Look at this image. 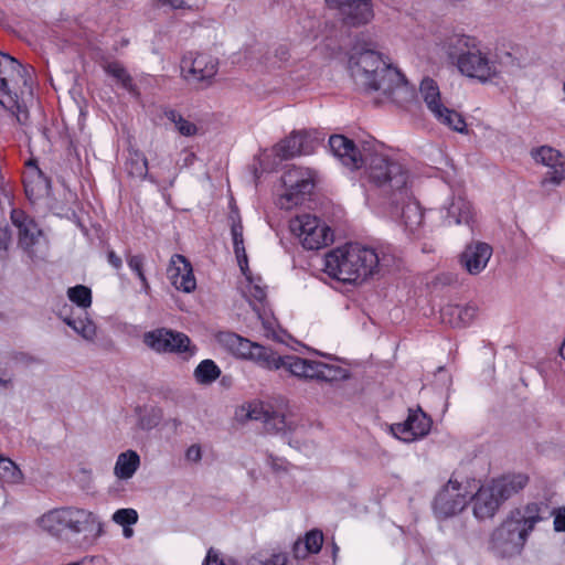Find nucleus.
I'll use <instances>...</instances> for the list:
<instances>
[{"instance_id": "1", "label": "nucleus", "mask_w": 565, "mask_h": 565, "mask_svg": "<svg viewBox=\"0 0 565 565\" xmlns=\"http://www.w3.org/2000/svg\"><path fill=\"white\" fill-rule=\"evenodd\" d=\"M216 341L236 359L250 361L268 371L282 369L290 376L300 381L332 384L350 377V371L337 363L306 359L295 354L278 355L270 348L230 331L218 332Z\"/></svg>"}, {"instance_id": "2", "label": "nucleus", "mask_w": 565, "mask_h": 565, "mask_svg": "<svg viewBox=\"0 0 565 565\" xmlns=\"http://www.w3.org/2000/svg\"><path fill=\"white\" fill-rule=\"evenodd\" d=\"M339 162L350 170L360 169L367 159V179L382 196V204L395 206L409 198L411 172L399 161L383 154L370 153L364 143H327Z\"/></svg>"}, {"instance_id": "3", "label": "nucleus", "mask_w": 565, "mask_h": 565, "mask_svg": "<svg viewBox=\"0 0 565 565\" xmlns=\"http://www.w3.org/2000/svg\"><path fill=\"white\" fill-rule=\"evenodd\" d=\"M349 70L356 86L366 92H381L397 105L414 98V89L404 75L374 49L354 45L349 57Z\"/></svg>"}, {"instance_id": "4", "label": "nucleus", "mask_w": 565, "mask_h": 565, "mask_svg": "<svg viewBox=\"0 0 565 565\" xmlns=\"http://www.w3.org/2000/svg\"><path fill=\"white\" fill-rule=\"evenodd\" d=\"M542 513L543 505L535 502L512 510L492 533L493 550L502 556L520 554L536 524L543 521Z\"/></svg>"}, {"instance_id": "5", "label": "nucleus", "mask_w": 565, "mask_h": 565, "mask_svg": "<svg viewBox=\"0 0 565 565\" xmlns=\"http://www.w3.org/2000/svg\"><path fill=\"white\" fill-rule=\"evenodd\" d=\"M36 525L41 531L56 539H63L66 534L92 533L94 536L103 534V522L92 511L76 507L52 509L38 518Z\"/></svg>"}, {"instance_id": "6", "label": "nucleus", "mask_w": 565, "mask_h": 565, "mask_svg": "<svg viewBox=\"0 0 565 565\" xmlns=\"http://www.w3.org/2000/svg\"><path fill=\"white\" fill-rule=\"evenodd\" d=\"M447 45L449 55L457 60L461 74L480 82H487L498 74L495 62L473 39L457 34L448 39Z\"/></svg>"}, {"instance_id": "7", "label": "nucleus", "mask_w": 565, "mask_h": 565, "mask_svg": "<svg viewBox=\"0 0 565 565\" xmlns=\"http://www.w3.org/2000/svg\"><path fill=\"white\" fill-rule=\"evenodd\" d=\"M28 70L14 57L0 54V104L4 109L15 116L20 124L28 119V110L19 103L18 95L12 88L23 84L28 85Z\"/></svg>"}, {"instance_id": "8", "label": "nucleus", "mask_w": 565, "mask_h": 565, "mask_svg": "<svg viewBox=\"0 0 565 565\" xmlns=\"http://www.w3.org/2000/svg\"><path fill=\"white\" fill-rule=\"evenodd\" d=\"M290 231L305 249L317 250L333 241L331 228L315 215L302 214L290 221Z\"/></svg>"}, {"instance_id": "9", "label": "nucleus", "mask_w": 565, "mask_h": 565, "mask_svg": "<svg viewBox=\"0 0 565 565\" xmlns=\"http://www.w3.org/2000/svg\"><path fill=\"white\" fill-rule=\"evenodd\" d=\"M284 192L279 194L277 204L285 210H290L302 204L311 194L315 182L309 170L290 168L281 177Z\"/></svg>"}, {"instance_id": "10", "label": "nucleus", "mask_w": 565, "mask_h": 565, "mask_svg": "<svg viewBox=\"0 0 565 565\" xmlns=\"http://www.w3.org/2000/svg\"><path fill=\"white\" fill-rule=\"evenodd\" d=\"M11 222L18 230V245L32 259L41 258L47 247L46 238L36 222L21 210H12Z\"/></svg>"}, {"instance_id": "11", "label": "nucleus", "mask_w": 565, "mask_h": 565, "mask_svg": "<svg viewBox=\"0 0 565 565\" xmlns=\"http://www.w3.org/2000/svg\"><path fill=\"white\" fill-rule=\"evenodd\" d=\"M471 500L469 482H460L450 478L437 493L434 501V511L438 518H449L461 512Z\"/></svg>"}, {"instance_id": "12", "label": "nucleus", "mask_w": 565, "mask_h": 565, "mask_svg": "<svg viewBox=\"0 0 565 565\" xmlns=\"http://www.w3.org/2000/svg\"><path fill=\"white\" fill-rule=\"evenodd\" d=\"M324 273L342 282H359L352 243L333 248L324 256Z\"/></svg>"}, {"instance_id": "13", "label": "nucleus", "mask_w": 565, "mask_h": 565, "mask_svg": "<svg viewBox=\"0 0 565 565\" xmlns=\"http://www.w3.org/2000/svg\"><path fill=\"white\" fill-rule=\"evenodd\" d=\"M535 162L541 163L550 170L541 180V185L558 186L565 180V156L552 146L543 145L531 152Z\"/></svg>"}, {"instance_id": "14", "label": "nucleus", "mask_w": 565, "mask_h": 565, "mask_svg": "<svg viewBox=\"0 0 565 565\" xmlns=\"http://www.w3.org/2000/svg\"><path fill=\"white\" fill-rule=\"evenodd\" d=\"M217 60L206 53H190L181 61V72L189 83H210L217 73Z\"/></svg>"}, {"instance_id": "15", "label": "nucleus", "mask_w": 565, "mask_h": 565, "mask_svg": "<svg viewBox=\"0 0 565 565\" xmlns=\"http://www.w3.org/2000/svg\"><path fill=\"white\" fill-rule=\"evenodd\" d=\"M145 343L156 352H177L182 353L189 351L193 354L190 348V339L181 332L172 331L169 329H157L147 332L143 337Z\"/></svg>"}, {"instance_id": "16", "label": "nucleus", "mask_w": 565, "mask_h": 565, "mask_svg": "<svg viewBox=\"0 0 565 565\" xmlns=\"http://www.w3.org/2000/svg\"><path fill=\"white\" fill-rule=\"evenodd\" d=\"M358 281H364L369 277L380 274L390 265V258L380 254L375 248L352 243Z\"/></svg>"}, {"instance_id": "17", "label": "nucleus", "mask_w": 565, "mask_h": 565, "mask_svg": "<svg viewBox=\"0 0 565 565\" xmlns=\"http://www.w3.org/2000/svg\"><path fill=\"white\" fill-rule=\"evenodd\" d=\"M369 139L376 141L374 137L362 129L350 130L347 134L328 135L324 129L301 128L294 129L287 141H369Z\"/></svg>"}, {"instance_id": "18", "label": "nucleus", "mask_w": 565, "mask_h": 565, "mask_svg": "<svg viewBox=\"0 0 565 565\" xmlns=\"http://www.w3.org/2000/svg\"><path fill=\"white\" fill-rule=\"evenodd\" d=\"M431 427V419L420 409L409 411L405 422L392 425L393 435L406 443L426 436Z\"/></svg>"}, {"instance_id": "19", "label": "nucleus", "mask_w": 565, "mask_h": 565, "mask_svg": "<svg viewBox=\"0 0 565 565\" xmlns=\"http://www.w3.org/2000/svg\"><path fill=\"white\" fill-rule=\"evenodd\" d=\"M168 278L175 289L183 292H191L196 287L190 262L182 255L175 254L171 257L168 266Z\"/></svg>"}, {"instance_id": "20", "label": "nucleus", "mask_w": 565, "mask_h": 565, "mask_svg": "<svg viewBox=\"0 0 565 565\" xmlns=\"http://www.w3.org/2000/svg\"><path fill=\"white\" fill-rule=\"evenodd\" d=\"M492 256V247L482 242H476L466 247L460 257L461 265L470 275L480 274Z\"/></svg>"}, {"instance_id": "21", "label": "nucleus", "mask_w": 565, "mask_h": 565, "mask_svg": "<svg viewBox=\"0 0 565 565\" xmlns=\"http://www.w3.org/2000/svg\"><path fill=\"white\" fill-rule=\"evenodd\" d=\"M305 153L302 143H274L259 154V164L264 170L273 169L282 160L292 159Z\"/></svg>"}, {"instance_id": "22", "label": "nucleus", "mask_w": 565, "mask_h": 565, "mask_svg": "<svg viewBox=\"0 0 565 565\" xmlns=\"http://www.w3.org/2000/svg\"><path fill=\"white\" fill-rule=\"evenodd\" d=\"M23 183L25 194L31 202L43 198L50 190V180L39 169L34 159H30L26 162Z\"/></svg>"}, {"instance_id": "23", "label": "nucleus", "mask_w": 565, "mask_h": 565, "mask_svg": "<svg viewBox=\"0 0 565 565\" xmlns=\"http://www.w3.org/2000/svg\"><path fill=\"white\" fill-rule=\"evenodd\" d=\"M471 499H473V514L479 520L491 519L502 504L489 482L481 486Z\"/></svg>"}, {"instance_id": "24", "label": "nucleus", "mask_w": 565, "mask_h": 565, "mask_svg": "<svg viewBox=\"0 0 565 565\" xmlns=\"http://www.w3.org/2000/svg\"><path fill=\"white\" fill-rule=\"evenodd\" d=\"M502 503L521 492L529 483V476L522 472L502 475L490 482Z\"/></svg>"}, {"instance_id": "25", "label": "nucleus", "mask_w": 565, "mask_h": 565, "mask_svg": "<svg viewBox=\"0 0 565 565\" xmlns=\"http://www.w3.org/2000/svg\"><path fill=\"white\" fill-rule=\"evenodd\" d=\"M478 307L472 303L446 305L440 311V318L444 323L454 328L469 326L477 317Z\"/></svg>"}, {"instance_id": "26", "label": "nucleus", "mask_w": 565, "mask_h": 565, "mask_svg": "<svg viewBox=\"0 0 565 565\" xmlns=\"http://www.w3.org/2000/svg\"><path fill=\"white\" fill-rule=\"evenodd\" d=\"M374 17L371 0H348L342 7V18L345 24L358 26L369 23Z\"/></svg>"}, {"instance_id": "27", "label": "nucleus", "mask_w": 565, "mask_h": 565, "mask_svg": "<svg viewBox=\"0 0 565 565\" xmlns=\"http://www.w3.org/2000/svg\"><path fill=\"white\" fill-rule=\"evenodd\" d=\"M384 207L388 210L392 218H401L405 228L412 233L422 225V210L416 202L411 201V196L397 205V214H393L395 206L385 205Z\"/></svg>"}, {"instance_id": "28", "label": "nucleus", "mask_w": 565, "mask_h": 565, "mask_svg": "<svg viewBox=\"0 0 565 565\" xmlns=\"http://www.w3.org/2000/svg\"><path fill=\"white\" fill-rule=\"evenodd\" d=\"M141 463L140 456L136 450L128 449L117 456L114 466V476L121 481L131 479Z\"/></svg>"}, {"instance_id": "29", "label": "nucleus", "mask_w": 565, "mask_h": 565, "mask_svg": "<svg viewBox=\"0 0 565 565\" xmlns=\"http://www.w3.org/2000/svg\"><path fill=\"white\" fill-rule=\"evenodd\" d=\"M445 221L451 224H469L472 212L470 203L461 195L452 196L451 201L445 206Z\"/></svg>"}, {"instance_id": "30", "label": "nucleus", "mask_w": 565, "mask_h": 565, "mask_svg": "<svg viewBox=\"0 0 565 565\" xmlns=\"http://www.w3.org/2000/svg\"><path fill=\"white\" fill-rule=\"evenodd\" d=\"M67 308L64 307L60 312V318L71 327L78 335H81L86 341H93L96 337V326L95 323L85 315V317H79L77 319L72 318L67 312Z\"/></svg>"}, {"instance_id": "31", "label": "nucleus", "mask_w": 565, "mask_h": 565, "mask_svg": "<svg viewBox=\"0 0 565 565\" xmlns=\"http://www.w3.org/2000/svg\"><path fill=\"white\" fill-rule=\"evenodd\" d=\"M163 115L171 124H173L174 129L178 130L181 136L185 138L203 136L202 126L188 120L177 110L168 108L164 109Z\"/></svg>"}, {"instance_id": "32", "label": "nucleus", "mask_w": 565, "mask_h": 565, "mask_svg": "<svg viewBox=\"0 0 565 565\" xmlns=\"http://www.w3.org/2000/svg\"><path fill=\"white\" fill-rule=\"evenodd\" d=\"M102 67L106 74L115 78L117 83L120 84L121 87L129 92L131 95H139V92L132 82V77L122 64H120L119 62L106 61L102 64Z\"/></svg>"}, {"instance_id": "33", "label": "nucleus", "mask_w": 565, "mask_h": 565, "mask_svg": "<svg viewBox=\"0 0 565 565\" xmlns=\"http://www.w3.org/2000/svg\"><path fill=\"white\" fill-rule=\"evenodd\" d=\"M245 276L246 284L243 286V294L249 301L250 306L257 305L258 302L260 307H263V302L266 299V288L263 285L260 277H252L248 271V265L245 268Z\"/></svg>"}, {"instance_id": "34", "label": "nucleus", "mask_w": 565, "mask_h": 565, "mask_svg": "<svg viewBox=\"0 0 565 565\" xmlns=\"http://www.w3.org/2000/svg\"><path fill=\"white\" fill-rule=\"evenodd\" d=\"M419 93L425 104L427 105V108L433 114L445 106L441 102L439 87L434 79L429 77L424 78L419 86Z\"/></svg>"}, {"instance_id": "35", "label": "nucleus", "mask_w": 565, "mask_h": 565, "mask_svg": "<svg viewBox=\"0 0 565 565\" xmlns=\"http://www.w3.org/2000/svg\"><path fill=\"white\" fill-rule=\"evenodd\" d=\"M323 543V535L320 531L313 530L306 534L303 541L294 545V553L297 558H305L309 553H318Z\"/></svg>"}, {"instance_id": "36", "label": "nucleus", "mask_w": 565, "mask_h": 565, "mask_svg": "<svg viewBox=\"0 0 565 565\" xmlns=\"http://www.w3.org/2000/svg\"><path fill=\"white\" fill-rule=\"evenodd\" d=\"M126 169L130 175L136 178H145L148 172V161L145 154L131 143L128 148Z\"/></svg>"}, {"instance_id": "37", "label": "nucleus", "mask_w": 565, "mask_h": 565, "mask_svg": "<svg viewBox=\"0 0 565 565\" xmlns=\"http://www.w3.org/2000/svg\"><path fill=\"white\" fill-rule=\"evenodd\" d=\"M436 119L443 125L449 127L450 129L461 132H465L467 127L462 116L456 110L449 109L446 106H443L438 111L433 114Z\"/></svg>"}, {"instance_id": "38", "label": "nucleus", "mask_w": 565, "mask_h": 565, "mask_svg": "<svg viewBox=\"0 0 565 565\" xmlns=\"http://www.w3.org/2000/svg\"><path fill=\"white\" fill-rule=\"evenodd\" d=\"M271 406L260 401H252L241 406L239 416L250 420L265 423Z\"/></svg>"}, {"instance_id": "39", "label": "nucleus", "mask_w": 565, "mask_h": 565, "mask_svg": "<svg viewBox=\"0 0 565 565\" xmlns=\"http://www.w3.org/2000/svg\"><path fill=\"white\" fill-rule=\"evenodd\" d=\"M221 375V370L212 360H203L194 370L195 381L206 385L213 383Z\"/></svg>"}, {"instance_id": "40", "label": "nucleus", "mask_w": 565, "mask_h": 565, "mask_svg": "<svg viewBox=\"0 0 565 565\" xmlns=\"http://www.w3.org/2000/svg\"><path fill=\"white\" fill-rule=\"evenodd\" d=\"M232 237H233V245H234V252L237 258V263L239 265V268L243 274H245V268L248 265L247 264V255L244 246V238H243V226L241 222L233 223L232 225Z\"/></svg>"}, {"instance_id": "41", "label": "nucleus", "mask_w": 565, "mask_h": 565, "mask_svg": "<svg viewBox=\"0 0 565 565\" xmlns=\"http://www.w3.org/2000/svg\"><path fill=\"white\" fill-rule=\"evenodd\" d=\"M22 479L23 475L17 463L0 454V480L6 483L17 484Z\"/></svg>"}, {"instance_id": "42", "label": "nucleus", "mask_w": 565, "mask_h": 565, "mask_svg": "<svg viewBox=\"0 0 565 565\" xmlns=\"http://www.w3.org/2000/svg\"><path fill=\"white\" fill-rule=\"evenodd\" d=\"M67 297L78 308L86 310L92 306V290L84 285H76L67 289Z\"/></svg>"}, {"instance_id": "43", "label": "nucleus", "mask_w": 565, "mask_h": 565, "mask_svg": "<svg viewBox=\"0 0 565 565\" xmlns=\"http://www.w3.org/2000/svg\"><path fill=\"white\" fill-rule=\"evenodd\" d=\"M253 309L256 312L258 320L262 322L264 335L266 338H277L278 323L275 317L268 312L264 306L258 307L257 305H253Z\"/></svg>"}, {"instance_id": "44", "label": "nucleus", "mask_w": 565, "mask_h": 565, "mask_svg": "<svg viewBox=\"0 0 565 565\" xmlns=\"http://www.w3.org/2000/svg\"><path fill=\"white\" fill-rule=\"evenodd\" d=\"M163 418V412L160 407L151 406L146 408L142 414H140L138 419V426L142 430H151L156 428Z\"/></svg>"}, {"instance_id": "45", "label": "nucleus", "mask_w": 565, "mask_h": 565, "mask_svg": "<svg viewBox=\"0 0 565 565\" xmlns=\"http://www.w3.org/2000/svg\"><path fill=\"white\" fill-rule=\"evenodd\" d=\"M264 424L266 429L269 431L286 434L291 430V425L287 420L286 416L282 413L274 411L273 407L270 408L268 418H266Z\"/></svg>"}, {"instance_id": "46", "label": "nucleus", "mask_w": 565, "mask_h": 565, "mask_svg": "<svg viewBox=\"0 0 565 565\" xmlns=\"http://www.w3.org/2000/svg\"><path fill=\"white\" fill-rule=\"evenodd\" d=\"M143 262L145 258L141 255H129L127 256V265L128 267L138 276L142 290L148 294L150 286L143 274Z\"/></svg>"}, {"instance_id": "47", "label": "nucleus", "mask_w": 565, "mask_h": 565, "mask_svg": "<svg viewBox=\"0 0 565 565\" xmlns=\"http://www.w3.org/2000/svg\"><path fill=\"white\" fill-rule=\"evenodd\" d=\"M113 521L119 525H131L138 521V513L134 509H119L113 514Z\"/></svg>"}, {"instance_id": "48", "label": "nucleus", "mask_w": 565, "mask_h": 565, "mask_svg": "<svg viewBox=\"0 0 565 565\" xmlns=\"http://www.w3.org/2000/svg\"><path fill=\"white\" fill-rule=\"evenodd\" d=\"M287 554L275 553L267 559H260L258 557H252L248 565H287Z\"/></svg>"}, {"instance_id": "49", "label": "nucleus", "mask_w": 565, "mask_h": 565, "mask_svg": "<svg viewBox=\"0 0 565 565\" xmlns=\"http://www.w3.org/2000/svg\"><path fill=\"white\" fill-rule=\"evenodd\" d=\"M11 244V233L7 227L0 228V259L7 258V252Z\"/></svg>"}, {"instance_id": "50", "label": "nucleus", "mask_w": 565, "mask_h": 565, "mask_svg": "<svg viewBox=\"0 0 565 565\" xmlns=\"http://www.w3.org/2000/svg\"><path fill=\"white\" fill-rule=\"evenodd\" d=\"M164 6H169L173 9L193 8L196 7L200 0H158Z\"/></svg>"}, {"instance_id": "51", "label": "nucleus", "mask_w": 565, "mask_h": 565, "mask_svg": "<svg viewBox=\"0 0 565 565\" xmlns=\"http://www.w3.org/2000/svg\"><path fill=\"white\" fill-rule=\"evenodd\" d=\"M552 515L554 516V530L556 532H565V508L555 509Z\"/></svg>"}, {"instance_id": "52", "label": "nucleus", "mask_w": 565, "mask_h": 565, "mask_svg": "<svg viewBox=\"0 0 565 565\" xmlns=\"http://www.w3.org/2000/svg\"><path fill=\"white\" fill-rule=\"evenodd\" d=\"M185 459L190 462L198 463L202 459V449L199 445H191L185 451Z\"/></svg>"}, {"instance_id": "53", "label": "nucleus", "mask_w": 565, "mask_h": 565, "mask_svg": "<svg viewBox=\"0 0 565 565\" xmlns=\"http://www.w3.org/2000/svg\"><path fill=\"white\" fill-rule=\"evenodd\" d=\"M75 565H107V559L102 555L85 556Z\"/></svg>"}, {"instance_id": "54", "label": "nucleus", "mask_w": 565, "mask_h": 565, "mask_svg": "<svg viewBox=\"0 0 565 565\" xmlns=\"http://www.w3.org/2000/svg\"><path fill=\"white\" fill-rule=\"evenodd\" d=\"M204 565H231V564H226L224 562V559H222L213 548H210L206 554Z\"/></svg>"}, {"instance_id": "55", "label": "nucleus", "mask_w": 565, "mask_h": 565, "mask_svg": "<svg viewBox=\"0 0 565 565\" xmlns=\"http://www.w3.org/2000/svg\"><path fill=\"white\" fill-rule=\"evenodd\" d=\"M108 263L116 269H119L122 266L121 258L115 252L108 253Z\"/></svg>"}, {"instance_id": "56", "label": "nucleus", "mask_w": 565, "mask_h": 565, "mask_svg": "<svg viewBox=\"0 0 565 565\" xmlns=\"http://www.w3.org/2000/svg\"><path fill=\"white\" fill-rule=\"evenodd\" d=\"M324 1L329 8L339 9L341 14H342V7H344V3L348 2V0H324Z\"/></svg>"}, {"instance_id": "57", "label": "nucleus", "mask_w": 565, "mask_h": 565, "mask_svg": "<svg viewBox=\"0 0 565 565\" xmlns=\"http://www.w3.org/2000/svg\"><path fill=\"white\" fill-rule=\"evenodd\" d=\"M124 535L126 537H130L132 535V530L125 525V527H124Z\"/></svg>"}, {"instance_id": "58", "label": "nucleus", "mask_w": 565, "mask_h": 565, "mask_svg": "<svg viewBox=\"0 0 565 565\" xmlns=\"http://www.w3.org/2000/svg\"><path fill=\"white\" fill-rule=\"evenodd\" d=\"M559 354L563 359H565V338H564V341L559 348Z\"/></svg>"}, {"instance_id": "59", "label": "nucleus", "mask_w": 565, "mask_h": 565, "mask_svg": "<svg viewBox=\"0 0 565 565\" xmlns=\"http://www.w3.org/2000/svg\"><path fill=\"white\" fill-rule=\"evenodd\" d=\"M10 380H6L0 375V385L7 386L9 384Z\"/></svg>"}, {"instance_id": "60", "label": "nucleus", "mask_w": 565, "mask_h": 565, "mask_svg": "<svg viewBox=\"0 0 565 565\" xmlns=\"http://www.w3.org/2000/svg\"><path fill=\"white\" fill-rule=\"evenodd\" d=\"M322 355H323V356H326V354H322ZM327 358H328L329 360H333V358H332L331 355H327Z\"/></svg>"}, {"instance_id": "61", "label": "nucleus", "mask_w": 565, "mask_h": 565, "mask_svg": "<svg viewBox=\"0 0 565 565\" xmlns=\"http://www.w3.org/2000/svg\"><path fill=\"white\" fill-rule=\"evenodd\" d=\"M564 93H565V83H564Z\"/></svg>"}]
</instances>
